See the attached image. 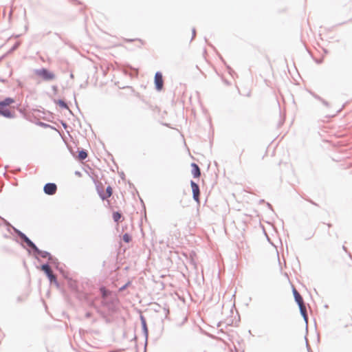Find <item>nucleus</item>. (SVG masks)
I'll return each mask as SVG.
<instances>
[{
	"mask_svg": "<svg viewBox=\"0 0 352 352\" xmlns=\"http://www.w3.org/2000/svg\"><path fill=\"white\" fill-rule=\"evenodd\" d=\"M131 284V282L130 280H129L124 285H122V287H120L119 288V292L124 291Z\"/></svg>",
	"mask_w": 352,
	"mask_h": 352,
	"instance_id": "nucleus-28",
	"label": "nucleus"
},
{
	"mask_svg": "<svg viewBox=\"0 0 352 352\" xmlns=\"http://www.w3.org/2000/svg\"><path fill=\"white\" fill-rule=\"evenodd\" d=\"M0 115L6 118H14L15 117V113L11 111L8 107H0Z\"/></svg>",
	"mask_w": 352,
	"mask_h": 352,
	"instance_id": "nucleus-11",
	"label": "nucleus"
},
{
	"mask_svg": "<svg viewBox=\"0 0 352 352\" xmlns=\"http://www.w3.org/2000/svg\"><path fill=\"white\" fill-rule=\"evenodd\" d=\"M88 156L87 151L84 148H78V155H77V159L82 162L84 161Z\"/></svg>",
	"mask_w": 352,
	"mask_h": 352,
	"instance_id": "nucleus-15",
	"label": "nucleus"
},
{
	"mask_svg": "<svg viewBox=\"0 0 352 352\" xmlns=\"http://www.w3.org/2000/svg\"><path fill=\"white\" fill-rule=\"evenodd\" d=\"M265 200H264V199H261V200H260V203H265Z\"/></svg>",
	"mask_w": 352,
	"mask_h": 352,
	"instance_id": "nucleus-46",
	"label": "nucleus"
},
{
	"mask_svg": "<svg viewBox=\"0 0 352 352\" xmlns=\"http://www.w3.org/2000/svg\"><path fill=\"white\" fill-rule=\"evenodd\" d=\"M0 221H3V224L7 227V230L8 232H10L11 234H12V232H11V230H12L14 233L20 239L24 234V233L23 232H21V230H19V229H17L16 228H15L14 226L11 225V223L9 221H8L6 219L1 217V216H0Z\"/></svg>",
	"mask_w": 352,
	"mask_h": 352,
	"instance_id": "nucleus-6",
	"label": "nucleus"
},
{
	"mask_svg": "<svg viewBox=\"0 0 352 352\" xmlns=\"http://www.w3.org/2000/svg\"><path fill=\"white\" fill-rule=\"evenodd\" d=\"M17 300L19 302V301H21V300H22V299L21 298V297H19V298H18V299H17Z\"/></svg>",
	"mask_w": 352,
	"mask_h": 352,
	"instance_id": "nucleus-48",
	"label": "nucleus"
},
{
	"mask_svg": "<svg viewBox=\"0 0 352 352\" xmlns=\"http://www.w3.org/2000/svg\"><path fill=\"white\" fill-rule=\"evenodd\" d=\"M57 191V186L55 183L49 182L44 185L43 192L47 195H53Z\"/></svg>",
	"mask_w": 352,
	"mask_h": 352,
	"instance_id": "nucleus-8",
	"label": "nucleus"
},
{
	"mask_svg": "<svg viewBox=\"0 0 352 352\" xmlns=\"http://www.w3.org/2000/svg\"><path fill=\"white\" fill-rule=\"evenodd\" d=\"M14 100L12 98L7 97L3 100L0 101V107H8L10 104L13 103Z\"/></svg>",
	"mask_w": 352,
	"mask_h": 352,
	"instance_id": "nucleus-18",
	"label": "nucleus"
},
{
	"mask_svg": "<svg viewBox=\"0 0 352 352\" xmlns=\"http://www.w3.org/2000/svg\"><path fill=\"white\" fill-rule=\"evenodd\" d=\"M266 205H267V208H268L269 209H270L272 211H274V210H273V208H272V206L271 205V204H270V203H268V202H266Z\"/></svg>",
	"mask_w": 352,
	"mask_h": 352,
	"instance_id": "nucleus-38",
	"label": "nucleus"
},
{
	"mask_svg": "<svg viewBox=\"0 0 352 352\" xmlns=\"http://www.w3.org/2000/svg\"><path fill=\"white\" fill-rule=\"evenodd\" d=\"M49 262L52 264V265H54V267H56V266H58L60 265V262L58 261V259L54 256H53L52 255L50 259L49 260Z\"/></svg>",
	"mask_w": 352,
	"mask_h": 352,
	"instance_id": "nucleus-21",
	"label": "nucleus"
},
{
	"mask_svg": "<svg viewBox=\"0 0 352 352\" xmlns=\"http://www.w3.org/2000/svg\"><path fill=\"white\" fill-rule=\"evenodd\" d=\"M96 184V188L97 193L98 194L100 198L104 201L110 197L113 194V189L111 186H108L106 188L105 192H104L103 187L101 183L94 181Z\"/></svg>",
	"mask_w": 352,
	"mask_h": 352,
	"instance_id": "nucleus-1",
	"label": "nucleus"
},
{
	"mask_svg": "<svg viewBox=\"0 0 352 352\" xmlns=\"http://www.w3.org/2000/svg\"><path fill=\"white\" fill-rule=\"evenodd\" d=\"M327 226H328L329 228H331V227L332 226V224H331V223H327Z\"/></svg>",
	"mask_w": 352,
	"mask_h": 352,
	"instance_id": "nucleus-44",
	"label": "nucleus"
},
{
	"mask_svg": "<svg viewBox=\"0 0 352 352\" xmlns=\"http://www.w3.org/2000/svg\"><path fill=\"white\" fill-rule=\"evenodd\" d=\"M305 340H306V346H307V349L308 352H313V351H311V349L310 346H309V344H308V341H307V338H306V337H305Z\"/></svg>",
	"mask_w": 352,
	"mask_h": 352,
	"instance_id": "nucleus-33",
	"label": "nucleus"
},
{
	"mask_svg": "<svg viewBox=\"0 0 352 352\" xmlns=\"http://www.w3.org/2000/svg\"><path fill=\"white\" fill-rule=\"evenodd\" d=\"M306 201H309V203H311V204L316 206H318V204L317 203H316L315 201H314L313 200H311V199L309 198H304Z\"/></svg>",
	"mask_w": 352,
	"mask_h": 352,
	"instance_id": "nucleus-30",
	"label": "nucleus"
},
{
	"mask_svg": "<svg viewBox=\"0 0 352 352\" xmlns=\"http://www.w3.org/2000/svg\"><path fill=\"white\" fill-rule=\"evenodd\" d=\"M47 278L51 284L54 283L57 288L60 287L59 282L58 281L56 276L54 274H52Z\"/></svg>",
	"mask_w": 352,
	"mask_h": 352,
	"instance_id": "nucleus-19",
	"label": "nucleus"
},
{
	"mask_svg": "<svg viewBox=\"0 0 352 352\" xmlns=\"http://www.w3.org/2000/svg\"><path fill=\"white\" fill-rule=\"evenodd\" d=\"M122 214L120 211H115L113 212V219L116 223H119L121 221Z\"/></svg>",
	"mask_w": 352,
	"mask_h": 352,
	"instance_id": "nucleus-20",
	"label": "nucleus"
},
{
	"mask_svg": "<svg viewBox=\"0 0 352 352\" xmlns=\"http://www.w3.org/2000/svg\"><path fill=\"white\" fill-rule=\"evenodd\" d=\"M342 250L347 254V255L349 256L350 255H352L350 252H349L347 248L345 245H342Z\"/></svg>",
	"mask_w": 352,
	"mask_h": 352,
	"instance_id": "nucleus-31",
	"label": "nucleus"
},
{
	"mask_svg": "<svg viewBox=\"0 0 352 352\" xmlns=\"http://www.w3.org/2000/svg\"><path fill=\"white\" fill-rule=\"evenodd\" d=\"M74 100H75V103L77 105V101H76V95L75 94H74Z\"/></svg>",
	"mask_w": 352,
	"mask_h": 352,
	"instance_id": "nucleus-45",
	"label": "nucleus"
},
{
	"mask_svg": "<svg viewBox=\"0 0 352 352\" xmlns=\"http://www.w3.org/2000/svg\"><path fill=\"white\" fill-rule=\"evenodd\" d=\"M70 76H71V78H73L74 75L72 74H71Z\"/></svg>",
	"mask_w": 352,
	"mask_h": 352,
	"instance_id": "nucleus-50",
	"label": "nucleus"
},
{
	"mask_svg": "<svg viewBox=\"0 0 352 352\" xmlns=\"http://www.w3.org/2000/svg\"><path fill=\"white\" fill-rule=\"evenodd\" d=\"M38 125H39V126H42L43 128H51V129H55L52 126H51V125H50V124H48L47 123L43 122H38Z\"/></svg>",
	"mask_w": 352,
	"mask_h": 352,
	"instance_id": "nucleus-27",
	"label": "nucleus"
},
{
	"mask_svg": "<svg viewBox=\"0 0 352 352\" xmlns=\"http://www.w3.org/2000/svg\"><path fill=\"white\" fill-rule=\"evenodd\" d=\"M349 258L352 260V255L349 254Z\"/></svg>",
	"mask_w": 352,
	"mask_h": 352,
	"instance_id": "nucleus-49",
	"label": "nucleus"
},
{
	"mask_svg": "<svg viewBox=\"0 0 352 352\" xmlns=\"http://www.w3.org/2000/svg\"><path fill=\"white\" fill-rule=\"evenodd\" d=\"M20 44H21V43L19 41L16 42L13 45V46L10 48V50H9V52H12L16 50L19 48V47L20 46Z\"/></svg>",
	"mask_w": 352,
	"mask_h": 352,
	"instance_id": "nucleus-26",
	"label": "nucleus"
},
{
	"mask_svg": "<svg viewBox=\"0 0 352 352\" xmlns=\"http://www.w3.org/2000/svg\"><path fill=\"white\" fill-rule=\"evenodd\" d=\"M21 242L20 243V244L23 248H25V246L23 245V243H25L28 247L27 251L28 252L29 254H32L34 250H38V247L36 246V245L28 236H27L25 234L23 235V236L21 238Z\"/></svg>",
	"mask_w": 352,
	"mask_h": 352,
	"instance_id": "nucleus-4",
	"label": "nucleus"
},
{
	"mask_svg": "<svg viewBox=\"0 0 352 352\" xmlns=\"http://www.w3.org/2000/svg\"><path fill=\"white\" fill-rule=\"evenodd\" d=\"M36 259H37L38 261H40V259L38 258V256L43 258H47L48 261L50 259L52 254L45 250H41L38 248V250H34L32 254Z\"/></svg>",
	"mask_w": 352,
	"mask_h": 352,
	"instance_id": "nucleus-9",
	"label": "nucleus"
},
{
	"mask_svg": "<svg viewBox=\"0 0 352 352\" xmlns=\"http://www.w3.org/2000/svg\"><path fill=\"white\" fill-rule=\"evenodd\" d=\"M41 270L44 272L47 278L53 274L50 269L49 263L42 264L41 265Z\"/></svg>",
	"mask_w": 352,
	"mask_h": 352,
	"instance_id": "nucleus-16",
	"label": "nucleus"
},
{
	"mask_svg": "<svg viewBox=\"0 0 352 352\" xmlns=\"http://www.w3.org/2000/svg\"><path fill=\"white\" fill-rule=\"evenodd\" d=\"M91 316V312H87V313L85 314V317H86V318H90Z\"/></svg>",
	"mask_w": 352,
	"mask_h": 352,
	"instance_id": "nucleus-39",
	"label": "nucleus"
},
{
	"mask_svg": "<svg viewBox=\"0 0 352 352\" xmlns=\"http://www.w3.org/2000/svg\"><path fill=\"white\" fill-rule=\"evenodd\" d=\"M53 102L55 104H58L60 108L64 109H68L69 111V112L72 113V111L69 109L68 104H67V102L65 100H63L62 99H54Z\"/></svg>",
	"mask_w": 352,
	"mask_h": 352,
	"instance_id": "nucleus-17",
	"label": "nucleus"
},
{
	"mask_svg": "<svg viewBox=\"0 0 352 352\" xmlns=\"http://www.w3.org/2000/svg\"><path fill=\"white\" fill-rule=\"evenodd\" d=\"M120 177L122 180L125 179V175L124 172L119 173Z\"/></svg>",
	"mask_w": 352,
	"mask_h": 352,
	"instance_id": "nucleus-36",
	"label": "nucleus"
},
{
	"mask_svg": "<svg viewBox=\"0 0 352 352\" xmlns=\"http://www.w3.org/2000/svg\"><path fill=\"white\" fill-rule=\"evenodd\" d=\"M75 175L79 177L82 175L81 173L78 170L75 171Z\"/></svg>",
	"mask_w": 352,
	"mask_h": 352,
	"instance_id": "nucleus-41",
	"label": "nucleus"
},
{
	"mask_svg": "<svg viewBox=\"0 0 352 352\" xmlns=\"http://www.w3.org/2000/svg\"><path fill=\"white\" fill-rule=\"evenodd\" d=\"M140 319L141 322L142 333L145 338V344H146L148 337V329L146 324V320L143 315H140Z\"/></svg>",
	"mask_w": 352,
	"mask_h": 352,
	"instance_id": "nucleus-10",
	"label": "nucleus"
},
{
	"mask_svg": "<svg viewBox=\"0 0 352 352\" xmlns=\"http://www.w3.org/2000/svg\"><path fill=\"white\" fill-rule=\"evenodd\" d=\"M15 241H16V242L19 243L18 239H16Z\"/></svg>",
	"mask_w": 352,
	"mask_h": 352,
	"instance_id": "nucleus-51",
	"label": "nucleus"
},
{
	"mask_svg": "<svg viewBox=\"0 0 352 352\" xmlns=\"http://www.w3.org/2000/svg\"><path fill=\"white\" fill-rule=\"evenodd\" d=\"M56 269L60 273V274H63V272L65 271L63 270V268L62 267H60V265H57L56 266Z\"/></svg>",
	"mask_w": 352,
	"mask_h": 352,
	"instance_id": "nucleus-32",
	"label": "nucleus"
},
{
	"mask_svg": "<svg viewBox=\"0 0 352 352\" xmlns=\"http://www.w3.org/2000/svg\"><path fill=\"white\" fill-rule=\"evenodd\" d=\"M191 173L194 178H199L201 176V169L199 166L195 162L191 163Z\"/></svg>",
	"mask_w": 352,
	"mask_h": 352,
	"instance_id": "nucleus-12",
	"label": "nucleus"
},
{
	"mask_svg": "<svg viewBox=\"0 0 352 352\" xmlns=\"http://www.w3.org/2000/svg\"><path fill=\"white\" fill-rule=\"evenodd\" d=\"M308 92L315 99L318 100V101H321L322 98H321L319 95L316 94L315 92L309 90Z\"/></svg>",
	"mask_w": 352,
	"mask_h": 352,
	"instance_id": "nucleus-24",
	"label": "nucleus"
},
{
	"mask_svg": "<svg viewBox=\"0 0 352 352\" xmlns=\"http://www.w3.org/2000/svg\"><path fill=\"white\" fill-rule=\"evenodd\" d=\"M99 291L102 298L104 299V301L102 302L103 305L108 306L114 303L115 299L111 297L109 298V296H111V291L107 289L104 286L100 287Z\"/></svg>",
	"mask_w": 352,
	"mask_h": 352,
	"instance_id": "nucleus-3",
	"label": "nucleus"
},
{
	"mask_svg": "<svg viewBox=\"0 0 352 352\" xmlns=\"http://www.w3.org/2000/svg\"><path fill=\"white\" fill-rule=\"evenodd\" d=\"M220 58L221 59V60H222V61L224 63V64L226 65V68H227V70H228V73H229L231 76H232L234 74H235V72H234V71L232 69V68L230 65H227V64L226 63L225 60L223 59V58H222L221 56H220Z\"/></svg>",
	"mask_w": 352,
	"mask_h": 352,
	"instance_id": "nucleus-23",
	"label": "nucleus"
},
{
	"mask_svg": "<svg viewBox=\"0 0 352 352\" xmlns=\"http://www.w3.org/2000/svg\"><path fill=\"white\" fill-rule=\"evenodd\" d=\"M322 104L326 107L327 108H329L330 107V104L329 103V102H327V100H325L324 99H322L321 101H320Z\"/></svg>",
	"mask_w": 352,
	"mask_h": 352,
	"instance_id": "nucleus-29",
	"label": "nucleus"
},
{
	"mask_svg": "<svg viewBox=\"0 0 352 352\" xmlns=\"http://www.w3.org/2000/svg\"><path fill=\"white\" fill-rule=\"evenodd\" d=\"M292 293L294 295V300L297 305L303 304L304 300L300 294L296 289L294 287L292 288Z\"/></svg>",
	"mask_w": 352,
	"mask_h": 352,
	"instance_id": "nucleus-14",
	"label": "nucleus"
},
{
	"mask_svg": "<svg viewBox=\"0 0 352 352\" xmlns=\"http://www.w3.org/2000/svg\"><path fill=\"white\" fill-rule=\"evenodd\" d=\"M3 237H4V238H6V239L10 238V237L8 235H7V234H4V235H3Z\"/></svg>",
	"mask_w": 352,
	"mask_h": 352,
	"instance_id": "nucleus-43",
	"label": "nucleus"
},
{
	"mask_svg": "<svg viewBox=\"0 0 352 352\" xmlns=\"http://www.w3.org/2000/svg\"><path fill=\"white\" fill-rule=\"evenodd\" d=\"M164 310L165 312V318H167L169 314V309L168 308H164Z\"/></svg>",
	"mask_w": 352,
	"mask_h": 352,
	"instance_id": "nucleus-37",
	"label": "nucleus"
},
{
	"mask_svg": "<svg viewBox=\"0 0 352 352\" xmlns=\"http://www.w3.org/2000/svg\"><path fill=\"white\" fill-rule=\"evenodd\" d=\"M298 306L301 316H302L304 320L305 321L306 324H307L308 314H307V308H306L305 302H303V304L298 305Z\"/></svg>",
	"mask_w": 352,
	"mask_h": 352,
	"instance_id": "nucleus-13",
	"label": "nucleus"
},
{
	"mask_svg": "<svg viewBox=\"0 0 352 352\" xmlns=\"http://www.w3.org/2000/svg\"><path fill=\"white\" fill-rule=\"evenodd\" d=\"M190 187L192 188V199L199 204L200 203V188L197 183L193 180H190Z\"/></svg>",
	"mask_w": 352,
	"mask_h": 352,
	"instance_id": "nucleus-5",
	"label": "nucleus"
},
{
	"mask_svg": "<svg viewBox=\"0 0 352 352\" xmlns=\"http://www.w3.org/2000/svg\"><path fill=\"white\" fill-rule=\"evenodd\" d=\"M52 89H53V91H54V94H56V93H57V91H58V87H57L56 85H53V86L52 87Z\"/></svg>",
	"mask_w": 352,
	"mask_h": 352,
	"instance_id": "nucleus-35",
	"label": "nucleus"
},
{
	"mask_svg": "<svg viewBox=\"0 0 352 352\" xmlns=\"http://www.w3.org/2000/svg\"><path fill=\"white\" fill-rule=\"evenodd\" d=\"M122 240L125 243H129L132 241V236L129 233H124L122 236Z\"/></svg>",
	"mask_w": 352,
	"mask_h": 352,
	"instance_id": "nucleus-22",
	"label": "nucleus"
},
{
	"mask_svg": "<svg viewBox=\"0 0 352 352\" xmlns=\"http://www.w3.org/2000/svg\"><path fill=\"white\" fill-rule=\"evenodd\" d=\"M154 84L155 89L158 91L162 90L164 87V80L162 73L157 72L154 76Z\"/></svg>",
	"mask_w": 352,
	"mask_h": 352,
	"instance_id": "nucleus-7",
	"label": "nucleus"
},
{
	"mask_svg": "<svg viewBox=\"0 0 352 352\" xmlns=\"http://www.w3.org/2000/svg\"><path fill=\"white\" fill-rule=\"evenodd\" d=\"M195 35H196V30H195V28H192L191 41H192L194 39V38L195 37Z\"/></svg>",
	"mask_w": 352,
	"mask_h": 352,
	"instance_id": "nucleus-34",
	"label": "nucleus"
},
{
	"mask_svg": "<svg viewBox=\"0 0 352 352\" xmlns=\"http://www.w3.org/2000/svg\"><path fill=\"white\" fill-rule=\"evenodd\" d=\"M34 74L42 78L43 80L50 81L55 78V74L48 69L42 67L34 70Z\"/></svg>",
	"mask_w": 352,
	"mask_h": 352,
	"instance_id": "nucleus-2",
	"label": "nucleus"
},
{
	"mask_svg": "<svg viewBox=\"0 0 352 352\" xmlns=\"http://www.w3.org/2000/svg\"><path fill=\"white\" fill-rule=\"evenodd\" d=\"M62 274V276H63L65 278H66V279H67V278H68L67 274L65 271L63 272V274Z\"/></svg>",
	"mask_w": 352,
	"mask_h": 352,
	"instance_id": "nucleus-40",
	"label": "nucleus"
},
{
	"mask_svg": "<svg viewBox=\"0 0 352 352\" xmlns=\"http://www.w3.org/2000/svg\"><path fill=\"white\" fill-rule=\"evenodd\" d=\"M4 58V56H2L0 57V62L2 60V59Z\"/></svg>",
	"mask_w": 352,
	"mask_h": 352,
	"instance_id": "nucleus-47",
	"label": "nucleus"
},
{
	"mask_svg": "<svg viewBox=\"0 0 352 352\" xmlns=\"http://www.w3.org/2000/svg\"><path fill=\"white\" fill-rule=\"evenodd\" d=\"M308 92L315 99L318 100V101H321L322 98H321L319 95L316 94L315 92L309 90Z\"/></svg>",
	"mask_w": 352,
	"mask_h": 352,
	"instance_id": "nucleus-25",
	"label": "nucleus"
},
{
	"mask_svg": "<svg viewBox=\"0 0 352 352\" xmlns=\"http://www.w3.org/2000/svg\"><path fill=\"white\" fill-rule=\"evenodd\" d=\"M62 124H63L64 128L67 127V124L65 122H62Z\"/></svg>",
	"mask_w": 352,
	"mask_h": 352,
	"instance_id": "nucleus-42",
	"label": "nucleus"
}]
</instances>
